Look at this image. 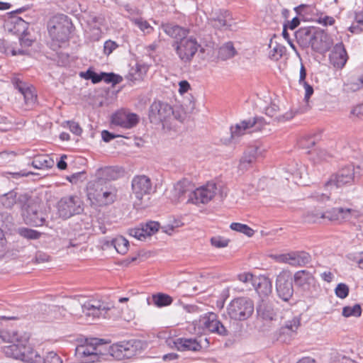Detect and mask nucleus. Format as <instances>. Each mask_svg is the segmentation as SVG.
I'll list each match as a JSON object with an SVG mask.
<instances>
[{
	"instance_id": "f257e3e1",
	"label": "nucleus",
	"mask_w": 363,
	"mask_h": 363,
	"mask_svg": "<svg viewBox=\"0 0 363 363\" xmlns=\"http://www.w3.org/2000/svg\"><path fill=\"white\" fill-rule=\"evenodd\" d=\"M1 337L4 342L10 343L3 349L7 357L32 363L36 352L29 345L28 338L22 337L15 330L4 333Z\"/></svg>"
},
{
	"instance_id": "f03ea898",
	"label": "nucleus",
	"mask_w": 363,
	"mask_h": 363,
	"mask_svg": "<svg viewBox=\"0 0 363 363\" xmlns=\"http://www.w3.org/2000/svg\"><path fill=\"white\" fill-rule=\"evenodd\" d=\"M18 205L22 210L25 223L35 227L45 225L46 214L42 211L38 199L33 198L28 194H20Z\"/></svg>"
},
{
	"instance_id": "7ed1b4c3",
	"label": "nucleus",
	"mask_w": 363,
	"mask_h": 363,
	"mask_svg": "<svg viewBox=\"0 0 363 363\" xmlns=\"http://www.w3.org/2000/svg\"><path fill=\"white\" fill-rule=\"evenodd\" d=\"M72 23L67 16L57 14L52 16L48 23V30L52 39L53 49L60 48L69 38Z\"/></svg>"
},
{
	"instance_id": "20e7f679",
	"label": "nucleus",
	"mask_w": 363,
	"mask_h": 363,
	"mask_svg": "<svg viewBox=\"0 0 363 363\" xmlns=\"http://www.w3.org/2000/svg\"><path fill=\"white\" fill-rule=\"evenodd\" d=\"M357 217V212L352 208H333L326 211L315 210L307 214V220L311 223H335L350 221Z\"/></svg>"
},
{
	"instance_id": "39448f33",
	"label": "nucleus",
	"mask_w": 363,
	"mask_h": 363,
	"mask_svg": "<svg viewBox=\"0 0 363 363\" xmlns=\"http://www.w3.org/2000/svg\"><path fill=\"white\" fill-rule=\"evenodd\" d=\"M104 340L98 338L86 339L77 346L75 356L82 363H92L99 361L104 354L101 347Z\"/></svg>"
},
{
	"instance_id": "423d86ee",
	"label": "nucleus",
	"mask_w": 363,
	"mask_h": 363,
	"mask_svg": "<svg viewBox=\"0 0 363 363\" xmlns=\"http://www.w3.org/2000/svg\"><path fill=\"white\" fill-rule=\"evenodd\" d=\"M131 189L135 199L134 206L143 208L146 206L143 202L144 198L153 192L152 180L145 174L135 175L131 181Z\"/></svg>"
},
{
	"instance_id": "0eeeda50",
	"label": "nucleus",
	"mask_w": 363,
	"mask_h": 363,
	"mask_svg": "<svg viewBox=\"0 0 363 363\" xmlns=\"http://www.w3.org/2000/svg\"><path fill=\"white\" fill-rule=\"evenodd\" d=\"M227 312L231 319L245 320L251 317L254 312L253 301L247 297L234 298L228 304Z\"/></svg>"
},
{
	"instance_id": "6e6552de",
	"label": "nucleus",
	"mask_w": 363,
	"mask_h": 363,
	"mask_svg": "<svg viewBox=\"0 0 363 363\" xmlns=\"http://www.w3.org/2000/svg\"><path fill=\"white\" fill-rule=\"evenodd\" d=\"M179 60L184 64H190L198 52L201 48L196 38L193 36H186L179 40H176L172 45Z\"/></svg>"
},
{
	"instance_id": "1a4fd4ad",
	"label": "nucleus",
	"mask_w": 363,
	"mask_h": 363,
	"mask_svg": "<svg viewBox=\"0 0 363 363\" xmlns=\"http://www.w3.org/2000/svg\"><path fill=\"white\" fill-rule=\"evenodd\" d=\"M57 214L62 219H68L84 211V202L76 195L65 196L57 203Z\"/></svg>"
},
{
	"instance_id": "9d476101",
	"label": "nucleus",
	"mask_w": 363,
	"mask_h": 363,
	"mask_svg": "<svg viewBox=\"0 0 363 363\" xmlns=\"http://www.w3.org/2000/svg\"><path fill=\"white\" fill-rule=\"evenodd\" d=\"M87 196L90 200H94L96 203L104 205L111 204L115 199V194L107 186H104L102 179H98L89 184Z\"/></svg>"
},
{
	"instance_id": "9b49d317",
	"label": "nucleus",
	"mask_w": 363,
	"mask_h": 363,
	"mask_svg": "<svg viewBox=\"0 0 363 363\" xmlns=\"http://www.w3.org/2000/svg\"><path fill=\"white\" fill-rule=\"evenodd\" d=\"M173 114L172 107L166 102L154 101L149 108V119L152 123H160L167 121Z\"/></svg>"
},
{
	"instance_id": "f8f14e48",
	"label": "nucleus",
	"mask_w": 363,
	"mask_h": 363,
	"mask_svg": "<svg viewBox=\"0 0 363 363\" xmlns=\"http://www.w3.org/2000/svg\"><path fill=\"white\" fill-rule=\"evenodd\" d=\"M266 124L267 122L262 117H255L242 121L236 124L235 127L231 128V136L235 138L245 134L246 131L251 133L261 130Z\"/></svg>"
},
{
	"instance_id": "ddd939ff",
	"label": "nucleus",
	"mask_w": 363,
	"mask_h": 363,
	"mask_svg": "<svg viewBox=\"0 0 363 363\" xmlns=\"http://www.w3.org/2000/svg\"><path fill=\"white\" fill-rule=\"evenodd\" d=\"M277 296L284 301L289 302L294 294V287L290 274L287 272L280 273L276 280Z\"/></svg>"
},
{
	"instance_id": "4468645a",
	"label": "nucleus",
	"mask_w": 363,
	"mask_h": 363,
	"mask_svg": "<svg viewBox=\"0 0 363 363\" xmlns=\"http://www.w3.org/2000/svg\"><path fill=\"white\" fill-rule=\"evenodd\" d=\"M200 323L205 330L210 333H216L223 337L228 336L229 334L228 330L218 320V315L214 313L204 314L200 318Z\"/></svg>"
},
{
	"instance_id": "2eb2a0df",
	"label": "nucleus",
	"mask_w": 363,
	"mask_h": 363,
	"mask_svg": "<svg viewBox=\"0 0 363 363\" xmlns=\"http://www.w3.org/2000/svg\"><path fill=\"white\" fill-rule=\"evenodd\" d=\"M216 189V184L213 182H209L206 186L194 189L190 199L187 201L195 204L207 203L214 197Z\"/></svg>"
},
{
	"instance_id": "dca6fc26",
	"label": "nucleus",
	"mask_w": 363,
	"mask_h": 363,
	"mask_svg": "<svg viewBox=\"0 0 363 363\" xmlns=\"http://www.w3.org/2000/svg\"><path fill=\"white\" fill-rule=\"evenodd\" d=\"M354 165L347 164L340 169L336 174L333 175L325 185H335L336 187H340L345 184H351L354 181Z\"/></svg>"
},
{
	"instance_id": "f3484780",
	"label": "nucleus",
	"mask_w": 363,
	"mask_h": 363,
	"mask_svg": "<svg viewBox=\"0 0 363 363\" xmlns=\"http://www.w3.org/2000/svg\"><path fill=\"white\" fill-rule=\"evenodd\" d=\"M28 9V7L23 6L10 13V20L6 23L9 32L17 35H22L26 34L28 28V23L21 18L17 17L14 15L16 13H21L26 11Z\"/></svg>"
},
{
	"instance_id": "a211bd4d",
	"label": "nucleus",
	"mask_w": 363,
	"mask_h": 363,
	"mask_svg": "<svg viewBox=\"0 0 363 363\" xmlns=\"http://www.w3.org/2000/svg\"><path fill=\"white\" fill-rule=\"evenodd\" d=\"M193 191L192 183L187 179H183L174 184L172 191L171 199L173 202L181 201L186 198H188L189 200Z\"/></svg>"
},
{
	"instance_id": "6ab92c4d",
	"label": "nucleus",
	"mask_w": 363,
	"mask_h": 363,
	"mask_svg": "<svg viewBox=\"0 0 363 363\" xmlns=\"http://www.w3.org/2000/svg\"><path fill=\"white\" fill-rule=\"evenodd\" d=\"M136 340L121 342L111 346V354L118 358H130L136 354Z\"/></svg>"
},
{
	"instance_id": "aec40b11",
	"label": "nucleus",
	"mask_w": 363,
	"mask_h": 363,
	"mask_svg": "<svg viewBox=\"0 0 363 363\" xmlns=\"http://www.w3.org/2000/svg\"><path fill=\"white\" fill-rule=\"evenodd\" d=\"M210 21L215 28L228 30L230 29L233 18L229 11L218 9L212 11Z\"/></svg>"
},
{
	"instance_id": "412c9836",
	"label": "nucleus",
	"mask_w": 363,
	"mask_h": 363,
	"mask_svg": "<svg viewBox=\"0 0 363 363\" xmlns=\"http://www.w3.org/2000/svg\"><path fill=\"white\" fill-rule=\"evenodd\" d=\"M167 343L172 347H175L177 350L198 352L202 348L200 342L195 338L179 337L177 339L169 338L167 340Z\"/></svg>"
},
{
	"instance_id": "4be33fe9",
	"label": "nucleus",
	"mask_w": 363,
	"mask_h": 363,
	"mask_svg": "<svg viewBox=\"0 0 363 363\" xmlns=\"http://www.w3.org/2000/svg\"><path fill=\"white\" fill-rule=\"evenodd\" d=\"M279 260L294 267H303L311 262V257L304 251L293 252L280 255Z\"/></svg>"
},
{
	"instance_id": "5701e85b",
	"label": "nucleus",
	"mask_w": 363,
	"mask_h": 363,
	"mask_svg": "<svg viewBox=\"0 0 363 363\" xmlns=\"http://www.w3.org/2000/svg\"><path fill=\"white\" fill-rule=\"evenodd\" d=\"M111 122L124 128H132L138 123L139 117L135 113L119 111L112 116Z\"/></svg>"
},
{
	"instance_id": "b1692460",
	"label": "nucleus",
	"mask_w": 363,
	"mask_h": 363,
	"mask_svg": "<svg viewBox=\"0 0 363 363\" xmlns=\"http://www.w3.org/2000/svg\"><path fill=\"white\" fill-rule=\"evenodd\" d=\"M347 59L348 56L342 43H337L333 47L329 56L330 64L336 69H342Z\"/></svg>"
},
{
	"instance_id": "393cba45",
	"label": "nucleus",
	"mask_w": 363,
	"mask_h": 363,
	"mask_svg": "<svg viewBox=\"0 0 363 363\" xmlns=\"http://www.w3.org/2000/svg\"><path fill=\"white\" fill-rule=\"evenodd\" d=\"M82 309L85 315L99 318L103 315V313H105L110 310V308L100 301L95 300L86 301L82 306Z\"/></svg>"
},
{
	"instance_id": "a878e982",
	"label": "nucleus",
	"mask_w": 363,
	"mask_h": 363,
	"mask_svg": "<svg viewBox=\"0 0 363 363\" xmlns=\"http://www.w3.org/2000/svg\"><path fill=\"white\" fill-rule=\"evenodd\" d=\"M331 42L328 35L323 30L315 29L311 45L310 47L318 52H324L328 51L331 46Z\"/></svg>"
},
{
	"instance_id": "bb28decb",
	"label": "nucleus",
	"mask_w": 363,
	"mask_h": 363,
	"mask_svg": "<svg viewBox=\"0 0 363 363\" xmlns=\"http://www.w3.org/2000/svg\"><path fill=\"white\" fill-rule=\"evenodd\" d=\"M294 279L296 286L306 291L310 289L315 279L311 272L306 269H303L294 274Z\"/></svg>"
},
{
	"instance_id": "cd10ccee",
	"label": "nucleus",
	"mask_w": 363,
	"mask_h": 363,
	"mask_svg": "<svg viewBox=\"0 0 363 363\" xmlns=\"http://www.w3.org/2000/svg\"><path fill=\"white\" fill-rule=\"evenodd\" d=\"M315 29L314 27H305L301 28L296 32V41L302 48L310 47Z\"/></svg>"
},
{
	"instance_id": "c85d7f7f",
	"label": "nucleus",
	"mask_w": 363,
	"mask_h": 363,
	"mask_svg": "<svg viewBox=\"0 0 363 363\" xmlns=\"http://www.w3.org/2000/svg\"><path fill=\"white\" fill-rule=\"evenodd\" d=\"M162 28L164 32L171 38L179 40L181 38H184L189 33V30L182 28L174 23H162Z\"/></svg>"
},
{
	"instance_id": "c756f323",
	"label": "nucleus",
	"mask_w": 363,
	"mask_h": 363,
	"mask_svg": "<svg viewBox=\"0 0 363 363\" xmlns=\"http://www.w3.org/2000/svg\"><path fill=\"white\" fill-rule=\"evenodd\" d=\"M257 311L265 320H273L277 314L273 303L264 298L257 305Z\"/></svg>"
},
{
	"instance_id": "7c9ffc66",
	"label": "nucleus",
	"mask_w": 363,
	"mask_h": 363,
	"mask_svg": "<svg viewBox=\"0 0 363 363\" xmlns=\"http://www.w3.org/2000/svg\"><path fill=\"white\" fill-rule=\"evenodd\" d=\"M253 286H255V290L260 296H268L272 291V281L266 277L255 278Z\"/></svg>"
},
{
	"instance_id": "2f4dec72",
	"label": "nucleus",
	"mask_w": 363,
	"mask_h": 363,
	"mask_svg": "<svg viewBox=\"0 0 363 363\" xmlns=\"http://www.w3.org/2000/svg\"><path fill=\"white\" fill-rule=\"evenodd\" d=\"M72 222L71 226L75 231L89 230L91 227V217L87 214L81 213Z\"/></svg>"
},
{
	"instance_id": "473e14b6",
	"label": "nucleus",
	"mask_w": 363,
	"mask_h": 363,
	"mask_svg": "<svg viewBox=\"0 0 363 363\" xmlns=\"http://www.w3.org/2000/svg\"><path fill=\"white\" fill-rule=\"evenodd\" d=\"M237 50L231 41L224 43L219 48L218 57L221 60H227L237 55Z\"/></svg>"
},
{
	"instance_id": "72a5a7b5",
	"label": "nucleus",
	"mask_w": 363,
	"mask_h": 363,
	"mask_svg": "<svg viewBox=\"0 0 363 363\" xmlns=\"http://www.w3.org/2000/svg\"><path fill=\"white\" fill-rule=\"evenodd\" d=\"M19 195L15 191H11L0 196V205L11 209L15 204H18Z\"/></svg>"
},
{
	"instance_id": "f704fd0d",
	"label": "nucleus",
	"mask_w": 363,
	"mask_h": 363,
	"mask_svg": "<svg viewBox=\"0 0 363 363\" xmlns=\"http://www.w3.org/2000/svg\"><path fill=\"white\" fill-rule=\"evenodd\" d=\"M32 363H63V362L56 352L51 351L48 352L45 357H41L36 352Z\"/></svg>"
},
{
	"instance_id": "c9c22d12",
	"label": "nucleus",
	"mask_w": 363,
	"mask_h": 363,
	"mask_svg": "<svg viewBox=\"0 0 363 363\" xmlns=\"http://www.w3.org/2000/svg\"><path fill=\"white\" fill-rule=\"evenodd\" d=\"M299 326L300 318L298 317H294L292 320L286 321L285 325L280 328L279 338L281 339L282 335L285 334L291 336L292 334L296 333Z\"/></svg>"
},
{
	"instance_id": "e433bc0d",
	"label": "nucleus",
	"mask_w": 363,
	"mask_h": 363,
	"mask_svg": "<svg viewBox=\"0 0 363 363\" xmlns=\"http://www.w3.org/2000/svg\"><path fill=\"white\" fill-rule=\"evenodd\" d=\"M257 147H250L245 152L244 155L240 160V168L247 169L250 164L254 162L257 158Z\"/></svg>"
},
{
	"instance_id": "4c0bfd02",
	"label": "nucleus",
	"mask_w": 363,
	"mask_h": 363,
	"mask_svg": "<svg viewBox=\"0 0 363 363\" xmlns=\"http://www.w3.org/2000/svg\"><path fill=\"white\" fill-rule=\"evenodd\" d=\"M152 301L156 306L162 308L171 305L173 298L168 294L158 293L152 295Z\"/></svg>"
},
{
	"instance_id": "58836bf2",
	"label": "nucleus",
	"mask_w": 363,
	"mask_h": 363,
	"mask_svg": "<svg viewBox=\"0 0 363 363\" xmlns=\"http://www.w3.org/2000/svg\"><path fill=\"white\" fill-rule=\"evenodd\" d=\"M21 96H23L28 108H33L37 101V94L35 93L34 88L31 86Z\"/></svg>"
},
{
	"instance_id": "ea45409f",
	"label": "nucleus",
	"mask_w": 363,
	"mask_h": 363,
	"mask_svg": "<svg viewBox=\"0 0 363 363\" xmlns=\"http://www.w3.org/2000/svg\"><path fill=\"white\" fill-rule=\"evenodd\" d=\"M18 233L23 238L28 240H38L41 236V233L28 228H19Z\"/></svg>"
},
{
	"instance_id": "a19ab883",
	"label": "nucleus",
	"mask_w": 363,
	"mask_h": 363,
	"mask_svg": "<svg viewBox=\"0 0 363 363\" xmlns=\"http://www.w3.org/2000/svg\"><path fill=\"white\" fill-rule=\"evenodd\" d=\"M112 242L116 250L118 253L124 255L127 252L128 250L129 242L125 238H124L123 237H119L114 239L112 241Z\"/></svg>"
},
{
	"instance_id": "79ce46f5",
	"label": "nucleus",
	"mask_w": 363,
	"mask_h": 363,
	"mask_svg": "<svg viewBox=\"0 0 363 363\" xmlns=\"http://www.w3.org/2000/svg\"><path fill=\"white\" fill-rule=\"evenodd\" d=\"M100 174L104 177V180H116L120 177V172L114 167H108L103 169Z\"/></svg>"
},
{
	"instance_id": "37998d69",
	"label": "nucleus",
	"mask_w": 363,
	"mask_h": 363,
	"mask_svg": "<svg viewBox=\"0 0 363 363\" xmlns=\"http://www.w3.org/2000/svg\"><path fill=\"white\" fill-rule=\"evenodd\" d=\"M362 314V308L359 304L353 306H345L342 309V315L345 317H359Z\"/></svg>"
},
{
	"instance_id": "c03bdc74",
	"label": "nucleus",
	"mask_w": 363,
	"mask_h": 363,
	"mask_svg": "<svg viewBox=\"0 0 363 363\" xmlns=\"http://www.w3.org/2000/svg\"><path fill=\"white\" fill-rule=\"evenodd\" d=\"M279 111V106L277 104L272 103L265 108V114L271 118H274L277 121H281L284 119V116L278 115Z\"/></svg>"
},
{
	"instance_id": "a18cd8bd",
	"label": "nucleus",
	"mask_w": 363,
	"mask_h": 363,
	"mask_svg": "<svg viewBox=\"0 0 363 363\" xmlns=\"http://www.w3.org/2000/svg\"><path fill=\"white\" fill-rule=\"evenodd\" d=\"M230 228L233 230L242 233L248 237L252 236L255 233V231L248 225L239 223H231Z\"/></svg>"
},
{
	"instance_id": "49530a36",
	"label": "nucleus",
	"mask_w": 363,
	"mask_h": 363,
	"mask_svg": "<svg viewBox=\"0 0 363 363\" xmlns=\"http://www.w3.org/2000/svg\"><path fill=\"white\" fill-rule=\"evenodd\" d=\"M286 52V48L280 44H276V45L270 50L269 56L272 60H279Z\"/></svg>"
},
{
	"instance_id": "de8ad7c7",
	"label": "nucleus",
	"mask_w": 363,
	"mask_h": 363,
	"mask_svg": "<svg viewBox=\"0 0 363 363\" xmlns=\"http://www.w3.org/2000/svg\"><path fill=\"white\" fill-rule=\"evenodd\" d=\"M101 81H104L106 83H112L113 85L119 84L122 82V77L116 74L113 72L106 73L101 72Z\"/></svg>"
},
{
	"instance_id": "09e8293b",
	"label": "nucleus",
	"mask_w": 363,
	"mask_h": 363,
	"mask_svg": "<svg viewBox=\"0 0 363 363\" xmlns=\"http://www.w3.org/2000/svg\"><path fill=\"white\" fill-rule=\"evenodd\" d=\"M79 76L85 79H91L92 83L96 84L101 81V73L97 74L91 69H88L86 72H82Z\"/></svg>"
},
{
	"instance_id": "8fccbe9b",
	"label": "nucleus",
	"mask_w": 363,
	"mask_h": 363,
	"mask_svg": "<svg viewBox=\"0 0 363 363\" xmlns=\"http://www.w3.org/2000/svg\"><path fill=\"white\" fill-rule=\"evenodd\" d=\"M11 82L16 89L22 95L30 86L28 84L22 81L18 76H14L11 79Z\"/></svg>"
},
{
	"instance_id": "3c124183",
	"label": "nucleus",
	"mask_w": 363,
	"mask_h": 363,
	"mask_svg": "<svg viewBox=\"0 0 363 363\" xmlns=\"http://www.w3.org/2000/svg\"><path fill=\"white\" fill-rule=\"evenodd\" d=\"M146 233V230H145L143 224H141L140 227L134 228L129 230V235L139 240L145 239L147 237Z\"/></svg>"
},
{
	"instance_id": "603ef678",
	"label": "nucleus",
	"mask_w": 363,
	"mask_h": 363,
	"mask_svg": "<svg viewBox=\"0 0 363 363\" xmlns=\"http://www.w3.org/2000/svg\"><path fill=\"white\" fill-rule=\"evenodd\" d=\"M145 230H146V235L147 237L151 236L155 233L160 228V223L155 221H149L143 224Z\"/></svg>"
},
{
	"instance_id": "864d4df0",
	"label": "nucleus",
	"mask_w": 363,
	"mask_h": 363,
	"mask_svg": "<svg viewBox=\"0 0 363 363\" xmlns=\"http://www.w3.org/2000/svg\"><path fill=\"white\" fill-rule=\"evenodd\" d=\"M335 294L340 298H346L349 294V287L347 284L340 283L337 284L335 290Z\"/></svg>"
},
{
	"instance_id": "5fc2aeb1",
	"label": "nucleus",
	"mask_w": 363,
	"mask_h": 363,
	"mask_svg": "<svg viewBox=\"0 0 363 363\" xmlns=\"http://www.w3.org/2000/svg\"><path fill=\"white\" fill-rule=\"evenodd\" d=\"M316 140L314 136H306L301 138L299 141V145L301 148L308 149L315 145Z\"/></svg>"
},
{
	"instance_id": "6e6d98bb",
	"label": "nucleus",
	"mask_w": 363,
	"mask_h": 363,
	"mask_svg": "<svg viewBox=\"0 0 363 363\" xmlns=\"http://www.w3.org/2000/svg\"><path fill=\"white\" fill-rule=\"evenodd\" d=\"M70 131L76 135H81L82 133V128L79 124L73 121H69L67 122Z\"/></svg>"
},
{
	"instance_id": "4d7b16f0",
	"label": "nucleus",
	"mask_w": 363,
	"mask_h": 363,
	"mask_svg": "<svg viewBox=\"0 0 363 363\" xmlns=\"http://www.w3.org/2000/svg\"><path fill=\"white\" fill-rule=\"evenodd\" d=\"M211 243L213 246L220 248L226 247L228 244V240H223L220 237H213L211 239Z\"/></svg>"
},
{
	"instance_id": "13d9d810",
	"label": "nucleus",
	"mask_w": 363,
	"mask_h": 363,
	"mask_svg": "<svg viewBox=\"0 0 363 363\" xmlns=\"http://www.w3.org/2000/svg\"><path fill=\"white\" fill-rule=\"evenodd\" d=\"M118 45L112 40H107L104 43V52L106 55H109L116 48Z\"/></svg>"
},
{
	"instance_id": "bf43d9fd",
	"label": "nucleus",
	"mask_w": 363,
	"mask_h": 363,
	"mask_svg": "<svg viewBox=\"0 0 363 363\" xmlns=\"http://www.w3.org/2000/svg\"><path fill=\"white\" fill-rule=\"evenodd\" d=\"M135 23L143 32H147V33H149L152 30V28L146 21L137 19L135 20Z\"/></svg>"
},
{
	"instance_id": "052dcab7",
	"label": "nucleus",
	"mask_w": 363,
	"mask_h": 363,
	"mask_svg": "<svg viewBox=\"0 0 363 363\" xmlns=\"http://www.w3.org/2000/svg\"><path fill=\"white\" fill-rule=\"evenodd\" d=\"M238 279L243 283H252L255 281V278L250 273H243L238 275Z\"/></svg>"
},
{
	"instance_id": "680f3d73",
	"label": "nucleus",
	"mask_w": 363,
	"mask_h": 363,
	"mask_svg": "<svg viewBox=\"0 0 363 363\" xmlns=\"http://www.w3.org/2000/svg\"><path fill=\"white\" fill-rule=\"evenodd\" d=\"M84 172H76L71 174L70 176H68L67 179L71 183L77 184L78 181L82 180V178L84 177Z\"/></svg>"
},
{
	"instance_id": "e2e57ef3",
	"label": "nucleus",
	"mask_w": 363,
	"mask_h": 363,
	"mask_svg": "<svg viewBox=\"0 0 363 363\" xmlns=\"http://www.w3.org/2000/svg\"><path fill=\"white\" fill-rule=\"evenodd\" d=\"M50 256L47 254L42 252H38L35 256V263H43L45 262L49 261Z\"/></svg>"
},
{
	"instance_id": "0e129e2a",
	"label": "nucleus",
	"mask_w": 363,
	"mask_h": 363,
	"mask_svg": "<svg viewBox=\"0 0 363 363\" xmlns=\"http://www.w3.org/2000/svg\"><path fill=\"white\" fill-rule=\"evenodd\" d=\"M305 89L304 100L308 102L311 95L313 94V88L308 82H304L302 84Z\"/></svg>"
},
{
	"instance_id": "69168bd1",
	"label": "nucleus",
	"mask_w": 363,
	"mask_h": 363,
	"mask_svg": "<svg viewBox=\"0 0 363 363\" xmlns=\"http://www.w3.org/2000/svg\"><path fill=\"white\" fill-rule=\"evenodd\" d=\"M313 153H315L319 160H327L330 157L329 154L323 149H315Z\"/></svg>"
},
{
	"instance_id": "338daca9",
	"label": "nucleus",
	"mask_w": 363,
	"mask_h": 363,
	"mask_svg": "<svg viewBox=\"0 0 363 363\" xmlns=\"http://www.w3.org/2000/svg\"><path fill=\"white\" fill-rule=\"evenodd\" d=\"M350 114L357 117L363 116V103L353 107L351 110Z\"/></svg>"
},
{
	"instance_id": "774afa93",
	"label": "nucleus",
	"mask_w": 363,
	"mask_h": 363,
	"mask_svg": "<svg viewBox=\"0 0 363 363\" xmlns=\"http://www.w3.org/2000/svg\"><path fill=\"white\" fill-rule=\"evenodd\" d=\"M349 30L353 34H359L363 31V26L358 23H353L349 27Z\"/></svg>"
}]
</instances>
